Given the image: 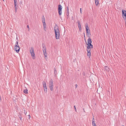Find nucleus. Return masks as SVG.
<instances>
[{
  "label": "nucleus",
  "mask_w": 126,
  "mask_h": 126,
  "mask_svg": "<svg viewBox=\"0 0 126 126\" xmlns=\"http://www.w3.org/2000/svg\"><path fill=\"white\" fill-rule=\"evenodd\" d=\"M54 30L55 33V38L57 39H59L60 36L59 31L58 27L56 25L54 27Z\"/></svg>",
  "instance_id": "1"
},
{
  "label": "nucleus",
  "mask_w": 126,
  "mask_h": 126,
  "mask_svg": "<svg viewBox=\"0 0 126 126\" xmlns=\"http://www.w3.org/2000/svg\"><path fill=\"white\" fill-rule=\"evenodd\" d=\"M20 49V48L18 45V40H17V41L16 42L14 49L17 53H18Z\"/></svg>",
  "instance_id": "2"
},
{
  "label": "nucleus",
  "mask_w": 126,
  "mask_h": 126,
  "mask_svg": "<svg viewBox=\"0 0 126 126\" xmlns=\"http://www.w3.org/2000/svg\"><path fill=\"white\" fill-rule=\"evenodd\" d=\"M51 91H52L53 89V81L52 79H51L49 81L48 85Z\"/></svg>",
  "instance_id": "3"
},
{
  "label": "nucleus",
  "mask_w": 126,
  "mask_h": 126,
  "mask_svg": "<svg viewBox=\"0 0 126 126\" xmlns=\"http://www.w3.org/2000/svg\"><path fill=\"white\" fill-rule=\"evenodd\" d=\"M30 52L32 58L33 59H34L35 58V54L34 52V49L32 47H31V49L30 50Z\"/></svg>",
  "instance_id": "4"
},
{
  "label": "nucleus",
  "mask_w": 126,
  "mask_h": 126,
  "mask_svg": "<svg viewBox=\"0 0 126 126\" xmlns=\"http://www.w3.org/2000/svg\"><path fill=\"white\" fill-rule=\"evenodd\" d=\"M62 7L60 4L58 6V12L59 15L60 16L62 15Z\"/></svg>",
  "instance_id": "5"
},
{
  "label": "nucleus",
  "mask_w": 126,
  "mask_h": 126,
  "mask_svg": "<svg viewBox=\"0 0 126 126\" xmlns=\"http://www.w3.org/2000/svg\"><path fill=\"white\" fill-rule=\"evenodd\" d=\"M86 34L88 35V37H90V30L88 27V25H86Z\"/></svg>",
  "instance_id": "6"
},
{
  "label": "nucleus",
  "mask_w": 126,
  "mask_h": 126,
  "mask_svg": "<svg viewBox=\"0 0 126 126\" xmlns=\"http://www.w3.org/2000/svg\"><path fill=\"white\" fill-rule=\"evenodd\" d=\"M122 15L123 18L125 20H126V10H122Z\"/></svg>",
  "instance_id": "7"
},
{
  "label": "nucleus",
  "mask_w": 126,
  "mask_h": 126,
  "mask_svg": "<svg viewBox=\"0 0 126 126\" xmlns=\"http://www.w3.org/2000/svg\"><path fill=\"white\" fill-rule=\"evenodd\" d=\"M43 50L44 56H47L45 46H43Z\"/></svg>",
  "instance_id": "8"
},
{
  "label": "nucleus",
  "mask_w": 126,
  "mask_h": 126,
  "mask_svg": "<svg viewBox=\"0 0 126 126\" xmlns=\"http://www.w3.org/2000/svg\"><path fill=\"white\" fill-rule=\"evenodd\" d=\"M67 9V12L66 15L67 16V17L68 19L69 17V7L68 6L66 7Z\"/></svg>",
  "instance_id": "9"
},
{
  "label": "nucleus",
  "mask_w": 126,
  "mask_h": 126,
  "mask_svg": "<svg viewBox=\"0 0 126 126\" xmlns=\"http://www.w3.org/2000/svg\"><path fill=\"white\" fill-rule=\"evenodd\" d=\"M104 68L105 70L107 71V72H109V68L107 66H105L104 67Z\"/></svg>",
  "instance_id": "10"
},
{
  "label": "nucleus",
  "mask_w": 126,
  "mask_h": 126,
  "mask_svg": "<svg viewBox=\"0 0 126 126\" xmlns=\"http://www.w3.org/2000/svg\"><path fill=\"white\" fill-rule=\"evenodd\" d=\"M54 75L56 77L57 75V73L56 69L55 68H54Z\"/></svg>",
  "instance_id": "11"
},
{
  "label": "nucleus",
  "mask_w": 126,
  "mask_h": 126,
  "mask_svg": "<svg viewBox=\"0 0 126 126\" xmlns=\"http://www.w3.org/2000/svg\"><path fill=\"white\" fill-rule=\"evenodd\" d=\"M43 85L44 88H47L46 83L45 81L43 82Z\"/></svg>",
  "instance_id": "12"
},
{
  "label": "nucleus",
  "mask_w": 126,
  "mask_h": 126,
  "mask_svg": "<svg viewBox=\"0 0 126 126\" xmlns=\"http://www.w3.org/2000/svg\"><path fill=\"white\" fill-rule=\"evenodd\" d=\"M88 44L91 43L92 41L91 39L90 38H89L87 40Z\"/></svg>",
  "instance_id": "13"
},
{
  "label": "nucleus",
  "mask_w": 126,
  "mask_h": 126,
  "mask_svg": "<svg viewBox=\"0 0 126 126\" xmlns=\"http://www.w3.org/2000/svg\"><path fill=\"white\" fill-rule=\"evenodd\" d=\"M95 4L96 6H97L99 4L98 0H95Z\"/></svg>",
  "instance_id": "14"
},
{
  "label": "nucleus",
  "mask_w": 126,
  "mask_h": 126,
  "mask_svg": "<svg viewBox=\"0 0 126 126\" xmlns=\"http://www.w3.org/2000/svg\"><path fill=\"white\" fill-rule=\"evenodd\" d=\"M88 45L87 47H89V48H93V46L91 44V43L88 44Z\"/></svg>",
  "instance_id": "15"
},
{
  "label": "nucleus",
  "mask_w": 126,
  "mask_h": 126,
  "mask_svg": "<svg viewBox=\"0 0 126 126\" xmlns=\"http://www.w3.org/2000/svg\"><path fill=\"white\" fill-rule=\"evenodd\" d=\"M77 23H78V26L79 28L81 27L80 21L79 20H78L77 21Z\"/></svg>",
  "instance_id": "16"
},
{
  "label": "nucleus",
  "mask_w": 126,
  "mask_h": 126,
  "mask_svg": "<svg viewBox=\"0 0 126 126\" xmlns=\"http://www.w3.org/2000/svg\"><path fill=\"white\" fill-rule=\"evenodd\" d=\"M93 48H89V47H87V52H91V49H92Z\"/></svg>",
  "instance_id": "17"
},
{
  "label": "nucleus",
  "mask_w": 126,
  "mask_h": 126,
  "mask_svg": "<svg viewBox=\"0 0 126 126\" xmlns=\"http://www.w3.org/2000/svg\"><path fill=\"white\" fill-rule=\"evenodd\" d=\"M42 22L43 23L45 22V18L44 16L42 17Z\"/></svg>",
  "instance_id": "18"
},
{
  "label": "nucleus",
  "mask_w": 126,
  "mask_h": 126,
  "mask_svg": "<svg viewBox=\"0 0 126 126\" xmlns=\"http://www.w3.org/2000/svg\"><path fill=\"white\" fill-rule=\"evenodd\" d=\"M24 93L26 94H27L28 93V90L27 89L24 90L23 91Z\"/></svg>",
  "instance_id": "19"
},
{
  "label": "nucleus",
  "mask_w": 126,
  "mask_h": 126,
  "mask_svg": "<svg viewBox=\"0 0 126 126\" xmlns=\"http://www.w3.org/2000/svg\"><path fill=\"white\" fill-rule=\"evenodd\" d=\"M92 125L93 126H96V125L94 121L92 120Z\"/></svg>",
  "instance_id": "20"
},
{
  "label": "nucleus",
  "mask_w": 126,
  "mask_h": 126,
  "mask_svg": "<svg viewBox=\"0 0 126 126\" xmlns=\"http://www.w3.org/2000/svg\"><path fill=\"white\" fill-rule=\"evenodd\" d=\"M87 56L90 57L91 56V52H87Z\"/></svg>",
  "instance_id": "21"
},
{
  "label": "nucleus",
  "mask_w": 126,
  "mask_h": 126,
  "mask_svg": "<svg viewBox=\"0 0 126 126\" xmlns=\"http://www.w3.org/2000/svg\"><path fill=\"white\" fill-rule=\"evenodd\" d=\"M44 91L46 93L47 91V88H44Z\"/></svg>",
  "instance_id": "22"
},
{
  "label": "nucleus",
  "mask_w": 126,
  "mask_h": 126,
  "mask_svg": "<svg viewBox=\"0 0 126 126\" xmlns=\"http://www.w3.org/2000/svg\"><path fill=\"white\" fill-rule=\"evenodd\" d=\"M43 28H44V30L45 31H46L47 28H46V26L43 27Z\"/></svg>",
  "instance_id": "23"
},
{
  "label": "nucleus",
  "mask_w": 126,
  "mask_h": 126,
  "mask_svg": "<svg viewBox=\"0 0 126 126\" xmlns=\"http://www.w3.org/2000/svg\"><path fill=\"white\" fill-rule=\"evenodd\" d=\"M43 23V27L46 26V23L45 22Z\"/></svg>",
  "instance_id": "24"
},
{
  "label": "nucleus",
  "mask_w": 126,
  "mask_h": 126,
  "mask_svg": "<svg viewBox=\"0 0 126 126\" xmlns=\"http://www.w3.org/2000/svg\"><path fill=\"white\" fill-rule=\"evenodd\" d=\"M17 7H15V12H17Z\"/></svg>",
  "instance_id": "25"
},
{
  "label": "nucleus",
  "mask_w": 126,
  "mask_h": 126,
  "mask_svg": "<svg viewBox=\"0 0 126 126\" xmlns=\"http://www.w3.org/2000/svg\"><path fill=\"white\" fill-rule=\"evenodd\" d=\"M74 109H75V111L76 112H77V110H76V107H75V106H74Z\"/></svg>",
  "instance_id": "26"
},
{
  "label": "nucleus",
  "mask_w": 126,
  "mask_h": 126,
  "mask_svg": "<svg viewBox=\"0 0 126 126\" xmlns=\"http://www.w3.org/2000/svg\"><path fill=\"white\" fill-rule=\"evenodd\" d=\"M45 59H46V60H47V56H45Z\"/></svg>",
  "instance_id": "27"
},
{
  "label": "nucleus",
  "mask_w": 126,
  "mask_h": 126,
  "mask_svg": "<svg viewBox=\"0 0 126 126\" xmlns=\"http://www.w3.org/2000/svg\"><path fill=\"white\" fill-rule=\"evenodd\" d=\"M19 118H20V120H21V121H22V117L21 116H20L19 117Z\"/></svg>",
  "instance_id": "28"
},
{
  "label": "nucleus",
  "mask_w": 126,
  "mask_h": 126,
  "mask_svg": "<svg viewBox=\"0 0 126 126\" xmlns=\"http://www.w3.org/2000/svg\"><path fill=\"white\" fill-rule=\"evenodd\" d=\"M14 5H15V7H16V6L17 5L16 3H14Z\"/></svg>",
  "instance_id": "29"
},
{
  "label": "nucleus",
  "mask_w": 126,
  "mask_h": 126,
  "mask_svg": "<svg viewBox=\"0 0 126 126\" xmlns=\"http://www.w3.org/2000/svg\"><path fill=\"white\" fill-rule=\"evenodd\" d=\"M80 13L81 14H82V11H81V8H80Z\"/></svg>",
  "instance_id": "30"
},
{
  "label": "nucleus",
  "mask_w": 126,
  "mask_h": 126,
  "mask_svg": "<svg viewBox=\"0 0 126 126\" xmlns=\"http://www.w3.org/2000/svg\"><path fill=\"white\" fill-rule=\"evenodd\" d=\"M79 28V31H81V28Z\"/></svg>",
  "instance_id": "31"
},
{
  "label": "nucleus",
  "mask_w": 126,
  "mask_h": 126,
  "mask_svg": "<svg viewBox=\"0 0 126 126\" xmlns=\"http://www.w3.org/2000/svg\"><path fill=\"white\" fill-rule=\"evenodd\" d=\"M24 113L25 114H26V113H27V112L25 111V110H24Z\"/></svg>",
  "instance_id": "32"
},
{
  "label": "nucleus",
  "mask_w": 126,
  "mask_h": 126,
  "mask_svg": "<svg viewBox=\"0 0 126 126\" xmlns=\"http://www.w3.org/2000/svg\"><path fill=\"white\" fill-rule=\"evenodd\" d=\"M27 28L29 29L28 31H29V26L28 25H27Z\"/></svg>",
  "instance_id": "33"
},
{
  "label": "nucleus",
  "mask_w": 126,
  "mask_h": 126,
  "mask_svg": "<svg viewBox=\"0 0 126 126\" xmlns=\"http://www.w3.org/2000/svg\"><path fill=\"white\" fill-rule=\"evenodd\" d=\"M17 2V0H14V3H16Z\"/></svg>",
  "instance_id": "34"
},
{
  "label": "nucleus",
  "mask_w": 126,
  "mask_h": 126,
  "mask_svg": "<svg viewBox=\"0 0 126 126\" xmlns=\"http://www.w3.org/2000/svg\"><path fill=\"white\" fill-rule=\"evenodd\" d=\"M75 86L76 88L78 86V85L77 84H76Z\"/></svg>",
  "instance_id": "35"
},
{
  "label": "nucleus",
  "mask_w": 126,
  "mask_h": 126,
  "mask_svg": "<svg viewBox=\"0 0 126 126\" xmlns=\"http://www.w3.org/2000/svg\"><path fill=\"white\" fill-rule=\"evenodd\" d=\"M28 116H29V119H30V118H31L30 115H28Z\"/></svg>",
  "instance_id": "36"
},
{
  "label": "nucleus",
  "mask_w": 126,
  "mask_h": 126,
  "mask_svg": "<svg viewBox=\"0 0 126 126\" xmlns=\"http://www.w3.org/2000/svg\"><path fill=\"white\" fill-rule=\"evenodd\" d=\"M83 75H85V73H83Z\"/></svg>",
  "instance_id": "37"
},
{
  "label": "nucleus",
  "mask_w": 126,
  "mask_h": 126,
  "mask_svg": "<svg viewBox=\"0 0 126 126\" xmlns=\"http://www.w3.org/2000/svg\"><path fill=\"white\" fill-rule=\"evenodd\" d=\"M16 40H17H17H18V38L17 37H17H16Z\"/></svg>",
  "instance_id": "38"
},
{
  "label": "nucleus",
  "mask_w": 126,
  "mask_h": 126,
  "mask_svg": "<svg viewBox=\"0 0 126 126\" xmlns=\"http://www.w3.org/2000/svg\"><path fill=\"white\" fill-rule=\"evenodd\" d=\"M93 120V121H94V117L93 118V120Z\"/></svg>",
  "instance_id": "39"
},
{
  "label": "nucleus",
  "mask_w": 126,
  "mask_h": 126,
  "mask_svg": "<svg viewBox=\"0 0 126 126\" xmlns=\"http://www.w3.org/2000/svg\"><path fill=\"white\" fill-rule=\"evenodd\" d=\"M84 36L85 37V36L84 33Z\"/></svg>",
  "instance_id": "40"
},
{
  "label": "nucleus",
  "mask_w": 126,
  "mask_h": 126,
  "mask_svg": "<svg viewBox=\"0 0 126 126\" xmlns=\"http://www.w3.org/2000/svg\"><path fill=\"white\" fill-rule=\"evenodd\" d=\"M83 110H84V112H85V110H84V109H83Z\"/></svg>",
  "instance_id": "41"
},
{
  "label": "nucleus",
  "mask_w": 126,
  "mask_h": 126,
  "mask_svg": "<svg viewBox=\"0 0 126 126\" xmlns=\"http://www.w3.org/2000/svg\"><path fill=\"white\" fill-rule=\"evenodd\" d=\"M98 90H99V89H97V91H98Z\"/></svg>",
  "instance_id": "42"
},
{
  "label": "nucleus",
  "mask_w": 126,
  "mask_h": 126,
  "mask_svg": "<svg viewBox=\"0 0 126 126\" xmlns=\"http://www.w3.org/2000/svg\"><path fill=\"white\" fill-rule=\"evenodd\" d=\"M122 126H125L124 125H122Z\"/></svg>",
  "instance_id": "43"
},
{
  "label": "nucleus",
  "mask_w": 126,
  "mask_h": 126,
  "mask_svg": "<svg viewBox=\"0 0 126 126\" xmlns=\"http://www.w3.org/2000/svg\"><path fill=\"white\" fill-rule=\"evenodd\" d=\"M3 1H4V0H3Z\"/></svg>",
  "instance_id": "44"
}]
</instances>
